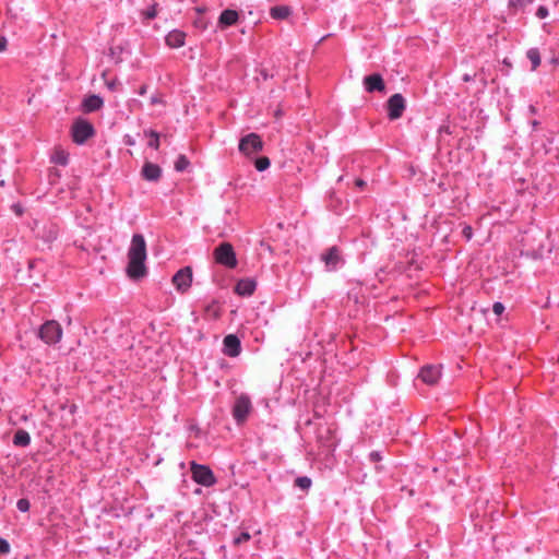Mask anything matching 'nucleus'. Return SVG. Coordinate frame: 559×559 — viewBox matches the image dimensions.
<instances>
[{
    "label": "nucleus",
    "instance_id": "obj_19",
    "mask_svg": "<svg viewBox=\"0 0 559 559\" xmlns=\"http://www.w3.org/2000/svg\"><path fill=\"white\" fill-rule=\"evenodd\" d=\"M104 106V100L100 96L93 94L84 98L82 109L84 112H95Z\"/></svg>",
    "mask_w": 559,
    "mask_h": 559
},
{
    "label": "nucleus",
    "instance_id": "obj_43",
    "mask_svg": "<svg viewBox=\"0 0 559 559\" xmlns=\"http://www.w3.org/2000/svg\"><path fill=\"white\" fill-rule=\"evenodd\" d=\"M7 46V40L4 38H0V51H3Z\"/></svg>",
    "mask_w": 559,
    "mask_h": 559
},
{
    "label": "nucleus",
    "instance_id": "obj_46",
    "mask_svg": "<svg viewBox=\"0 0 559 559\" xmlns=\"http://www.w3.org/2000/svg\"><path fill=\"white\" fill-rule=\"evenodd\" d=\"M530 110H531V112H533V114H535V112H536V109H535V107H534V106H531V107H530Z\"/></svg>",
    "mask_w": 559,
    "mask_h": 559
},
{
    "label": "nucleus",
    "instance_id": "obj_49",
    "mask_svg": "<svg viewBox=\"0 0 559 559\" xmlns=\"http://www.w3.org/2000/svg\"><path fill=\"white\" fill-rule=\"evenodd\" d=\"M16 212H17V214H20V215L22 214V210H20V209H16Z\"/></svg>",
    "mask_w": 559,
    "mask_h": 559
},
{
    "label": "nucleus",
    "instance_id": "obj_3",
    "mask_svg": "<svg viewBox=\"0 0 559 559\" xmlns=\"http://www.w3.org/2000/svg\"><path fill=\"white\" fill-rule=\"evenodd\" d=\"M253 409L251 399L248 394L241 393L236 400L231 408V415L237 426H242L248 420Z\"/></svg>",
    "mask_w": 559,
    "mask_h": 559
},
{
    "label": "nucleus",
    "instance_id": "obj_4",
    "mask_svg": "<svg viewBox=\"0 0 559 559\" xmlns=\"http://www.w3.org/2000/svg\"><path fill=\"white\" fill-rule=\"evenodd\" d=\"M264 142L260 134L251 132L239 140L238 150L248 158H253L263 151Z\"/></svg>",
    "mask_w": 559,
    "mask_h": 559
},
{
    "label": "nucleus",
    "instance_id": "obj_28",
    "mask_svg": "<svg viewBox=\"0 0 559 559\" xmlns=\"http://www.w3.org/2000/svg\"><path fill=\"white\" fill-rule=\"evenodd\" d=\"M190 166V162L186 155L180 154L175 162V169L177 171H185Z\"/></svg>",
    "mask_w": 559,
    "mask_h": 559
},
{
    "label": "nucleus",
    "instance_id": "obj_40",
    "mask_svg": "<svg viewBox=\"0 0 559 559\" xmlns=\"http://www.w3.org/2000/svg\"><path fill=\"white\" fill-rule=\"evenodd\" d=\"M106 85H107V87H108L110 91H116L117 85H118V81H117V80L107 81V82H106Z\"/></svg>",
    "mask_w": 559,
    "mask_h": 559
},
{
    "label": "nucleus",
    "instance_id": "obj_13",
    "mask_svg": "<svg viewBox=\"0 0 559 559\" xmlns=\"http://www.w3.org/2000/svg\"><path fill=\"white\" fill-rule=\"evenodd\" d=\"M59 235V226L55 222H46L43 224L40 228L36 231L37 238L41 239L43 241L47 243L53 242Z\"/></svg>",
    "mask_w": 559,
    "mask_h": 559
},
{
    "label": "nucleus",
    "instance_id": "obj_21",
    "mask_svg": "<svg viewBox=\"0 0 559 559\" xmlns=\"http://www.w3.org/2000/svg\"><path fill=\"white\" fill-rule=\"evenodd\" d=\"M222 316V306L217 300H212L205 305L203 309V318L205 320H217Z\"/></svg>",
    "mask_w": 559,
    "mask_h": 559
},
{
    "label": "nucleus",
    "instance_id": "obj_12",
    "mask_svg": "<svg viewBox=\"0 0 559 559\" xmlns=\"http://www.w3.org/2000/svg\"><path fill=\"white\" fill-rule=\"evenodd\" d=\"M441 377V367L436 365L424 366L419 373L418 379L428 385H435Z\"/></svg>",
    "mask_w": 559,
    "mask_h": 559
},
{
    "label": "nucleus",
    "instance_id": "obj_44",
    "mask_svg": "<svg viewBox=\"0 0 559 559\" xmlns=\"http://www.w3.org/2000/svg\"><path fill=\"white\" fill-rule=\"evenodd\" d=\"M124 143L127 145H133L134 141L131 139V136L127 135L126 139H124Z\"/></svg>",
    "mask_w": 559,
    "mask_h": 559
},
{
    "label": "nucleus",
    "instance_id": "obj_35",
    "mask_svg": "<svg viewBox=\"0 0 559 559\" xmlns=\"http://www.w3.org/2000/svg\"><path fill=\"white\" fill-rule=\"evenodd\" d=\"M10 552V544L7 539L0 538V554L7 555Z\"/></svg>",
    "mask_w": 559,
    "mask_h": 559
},
{
    "label": "nucleus",
    "instance_id": "obj_34",
    "mask_svg": "<svg viewBox=\"0 0 559 559\" xmlns=\"http://www.w3.org/2000/svg\"><path fill=\"white\" fill-rule=\"evenodd\" d=\"M549 15V10L545 5H539L536 10V16L540 20L546 19Z\"/></svg>",
    "mask_w": 559,
    "mask_h": 559
},
{
    "label": "nucleus",
    "instance_id": "obj_1",
    "mask_svg": "<svg viewBox=\"0 0 559 559\" xmlns=\"http://www.w3.org/2000/svg\"><path fill=\"white\" fill-rule=\"evenodd\" d=\"M146 241L144 236L142 234H134L128 250L127 275L131 280L136 281L146 276Z\"/></svg>",
    "mask_w": 559,
    "mask_h": 559
},
{
    "label": "nucleus",
    "instance_id": "obj_2",
    "mask_svg": "<svg viewBox=\"0 0 559 559\" xmlns=\"http://www.w3.org/2000/svg\"><path fill=\"white\" fill-rule=\"evenodd\" d=\"M337 427L334 424L328 425L325 428L318 429L317 442L321 452L326 459L334 456L340 439L336 436Z\"/></svg>",
    "mask_w": 559,
    "mask_h": 559
},
{
    "label": "nucleus",
    "instance_id": "obj_48",
    "mask_svg": "<svg viewBox=\"0 0 559 559\" xmlns=\"http://www.w3.org/2000/svg\"><path fill=\"white\" fill-rule=\"evenodd\" d=\"M16 212H17V214H20V215L22 214V210H20V209H16Z\"/></svg>",
    "mask_w": 559,
    "mask_h": 559
},
{
    "label": "nucleus",
    "instance_id": "obj_25",
    "mask_svg": "<svg viewBox=\"0 0 559 559\" xmlns=\"http://www.w3.org/2000/svg\"><path fill=\"white\" fill-rule=\"evenodd\" d=\"M532 2L533 0H508V9L510 13L516 14L520 11H524Z\"/></svg>",
    "mask_w": 559,
    "mask_h": 559
},
{
    "label": "nucleus",
    "instance_id": "obj_27",
    "mask_svg": "<svg viewBox=\"0 0 559 559\" xmlns=\"http://www.w3.org/2000/svg\"><path fill=\"white\" fill-rule=\"evenodd\" d=\"M311 485L312 480L308 476H299L295 479V487H298L304 491H308Z\"/></svg>",
    "mask_w": 559,
    "mask_h": 559
},
{
    "label": "nucleus",
    "instance_id": "obj_31",
    "mask_svg": "<svg viewBox=\"0 0 559 559\" xmlns=\"http://www.w3.org/2000/svg\"><path fill=\"white\" fill-rule=\"evenodd\" d=\"M151 139L148 141V146L154 148V150H158L159 148V134L158 132L154 131V130H150L147 132H145Z\"/></svg>",
    "mask_w": 559,
    "mask_h": 559
},
{
    "label": "nucleus",
    "instance_id": "obj_30",
    "mask_svg": "<svg viewBox=\"0 0 559 559\" xmlns=\"http://www.w3.org/2000/svg\"><path fill=\"white\" fill-rule=\"evenodd\" d=\"M251 538L250 534L248 532H239L237 534L234 535L233 537V545L234 546H239L243 543H247L249 542Z\"/></svg>",
    "mask_w": 559,
    "mask_h": 559
},
{
    "label": "nucleus",
    "instance_id": "obj_22",
    "mask_svg": "<svg viewBox=\"0 0 559 559\" xmlns=\"http://www.w3.org/2000/svg\"><path fill=\"white\" fill-rule=\"evenodd\" d=\"M15 447L26 448L31 444V436L24 429H17L12 440Z\"/></svg>",
    "mask_w": 559,
    "mask_h": 559
},
{
    "label": "nucleus",
    "instance_id": "obj_14",
    "mask_svg": "<svg viewBox=\"0 0 559 559\" xmlns=\"http://www.w3.org/2000/svg\"><path fill=\"white\" fill-rule=\"evenodd\" d=\"M223 353L228 357H237L241 353V342L235 334H228L223 340Z\"/></svg>",
    "mask_w": 559,
    "mask_h": 559
},
{
    "label": "nucleus",
    "instance_id": "obj_20",
    "mask_svg": "<svg viewBox=\"0 0 559 559\" xmlns=\"http://www.w3.org/2000/svg\"><path fill=\"white\" fill-rule=\"evenodd\" d=\"M239 14L236 10L226 9L224 10L219 17H218V24L221 27H229L235 25L238 22Z\"/></svg>",
    "mask_w": 559,
    "mask_h": 559
},
{
    "label": "nucleus",
    "instance_id": "obj_36",
    "mask_svg": "<svg viewBox=\"0 0 559 559\" xmlns=\"http://www.w3.org/2000/svg\"><path fill=\"white\" fill-rule=\"evenodd\" d=\"M504 306L502 302L500 301H496L493 305H492V311L496 316H501L504 311Z\"/></svg>",
    "mask_w": 559,
    "mask_h": 559
},
{
    "label": "nucleus",
    "instance_id": "obj_41",
    "mask_svg": "<svg viewBox=\"0 0 559 559\" xmlns=\"http://www.w3.org/2000/svg\"><path fill=\"white\" fill-rule=\"evenodd\" d=\"M147 88H148V86L146 84L141 85L140 88L138 90V94L141 96L145 95L147 92Z\"/></svg>",
    "mask_w": 559,
    "mask_h": 559
},
{
    "label": "nucleus",
    "instance_id": "obj_7",
    "mask_svg": "<svg viewBox=\"0 0 559 559\" xmlns=\"http://www.w3.org/2000/svg\"><path fill=\"white\" fill-rule=\"evenodd\" d=\"M94 134V126L85 119H76L71 127L72 141L78 145L84 144Z\"/></svg>",
    "mask_w": 559,
    "mask_h": 559
},
{
    "label": "nucleus",
    "instance_id": "obj_5",
    "mask_svg": "<svg viewBox=\"0 0 559 559\" xmlns=\"http://www.w3.org/2000/svg\"><path fill=\"white\" fill-rule=\"evenodd\" d=\"M190 472L192 480L198 485L212 487L217 483L216 476L207 465L192 461L190 462Z\"/></svg>",
    "mask_w": 559,
    "mask_h": 559
},
{
    "label": "nucleus",
    "instance_id": "obj_47",
    "mask_svg": "<svg viewBox=\"0 0 559 559\" xmlns=\"http://www.w3.org/2000/svg\"><path fill=\"white\" fill-rule=\"evenodd\" d=\"M261 74L263 75L264 79H267V73L262 71Z\"/></svg>",
    "mask_w": 559,
    "mask_h": 559
},
{
    "label": "nucleus",
    "instance_id": "obj_45",
    "mask_svg": "<svg viewBox=\"0 0 559 559\" xmlns=\"http://www.w3.org/2000/svg\"><path fill=\"white\" fill-rule=\"evenodd\" d=\"M472 80H473L472 75H469V74H464V75H463V81H464V82H469V81H472Z\"/></svg>",
    "mask_w": 559,
    "mask_h": 559
},
{
    "label": "nucleus",
    "instance_id": "obj_10",
    "mask_svg": "<svg viewBox=\"0 0 559 559\" xmlns=\"http://www.w3.org/2000/svg\"><path fill=\"white\" fill-rule=\"evenodd\" d=\"M386 109L390 120L400 119L406 109V100L403 95L400 93L393 94L386 102Z\"/></svg>",
    "mask_w": 559,
    "mask_h": 559
},
{
    "label": "nucleus",
    "instance_id": "obj_16",
    "mask_svg": "<svg viewBox=\"0 0 559 559\" xmlns=\"http://www.w3.org/2000/svg\"><path fill=\"white\" fill-rule=\"evenodd\" d=\"M257 288V283L252 278H241L235 285V293L242 297L251 296Z\"/></svg>",
    "mask_w": 559,
    "mask_h": 559
},
{
    "label": "nucleus",
    "instance_id": "obj_42",
    "mask_svg": "<svg viewBox=\"0 0 559 559\" xmlns=\"http://www.w3.org/2000/svg\"><path fill=\"white\" fill-rule=\"evenodd\" d=\"M355 185H356L358 188L362 189V188L366 186V181H365V180H362V179H360V178H358V179H356V180H355Z\"/></svg>",
    "mask_w": 559,
    "mask_h": 559
},
{
    "label": "nucleus",
    "instance_id": "obj_6",
    "mask_svg": "<svg viewBox=\"0 0 559 559\" xmlns=\"http://www.w3.org/2000/svg\"><path fill=\"white\" fill-rule=\"evenodd\" d=\"M62 328L56 320H48L40 325L38 337L47 345H55L62 338Z\"/></svg>",
    "mask_w": 559,
    "mask_h": 559
},
{
    "label": "nucleus",
    "instance_id": "obj_38",
    "mask_svg": "<svg viewBox=\"0 0 559 559\" xmlns=\"http://www.w3.org/2000/svg\"><path fill=\"white\" fill-rule=\"evenodd\" d=\"M462 233H463L464 237H465L467 240H469V239L472 238V236H473V229H472V227H471V226H468V225L464 226V228H463V231H462Z\"/></svg>",
    "mask_w": 559,
    "mask_h": 559
},
{
    "label": "nucleus",
    "instance_id": "obj_39",
    "mask_svg": "<svg viewBox=\"0 0 559 559\" xmlns=\"http://www.w3.org/2000/svg\"><path fill=\"white\" fill-rule=\"evenodd\" d=\"M157 104H164L163 99H162V96L160 95H153L151 97V105H157Z\"/></svg>",
    "mask_w": 559,
    "mask_h": 559
},
{
    "label": "nucleus",
    "instance_id": "obj_29",
    "mask_svg": "<svg viewBox=\"0 0 559 559\" xmlns=\"http://www.w3.org/2000/svg\"><path fill=\"white\" fill-rule=\"evenodd\" d=\"M271 165L270 158L266 156H261L254 159V167L258 171L266 170Z\"/></svg>",
    "mask_w": 559,
    "mask_h": 559
},
{
    "label": "nucleus",
    "instance_id": "obj_23",
    "mask_svg": "<svg viewBox=\"0 0 559 559\" xmlns=\"http://www.w3.org/2000/svg\"><path fill=\"white\" fill-rule=\"evenodd\" d=\"M290 8L287 5H276L270 11V15L275 20H285L290 15Z\"/></svg>",
    "mask_w": 559,
    "mask_h": 559
},
{
    "label": "nucleus",
    "instance_id": "obj_15",
    "mask_svg": "<svg viewBox=\"0 0 559 559\" xmlns=\"http://www.w3.org/2000/svg\"><path fill=\"white\" fill-rule=\"evenodd\" d=\"M364 87L368 93H382L385 91V83L381 74L372 73L364 78Z\"/></svg>",
    "mask_w": 559,
    "mask_h": 559
},
{
    "label": "nucleus",
    "instance_id": "obj_33",
    "mask_svg": "<svg viewBox=\"0 0 559 559\" xmlns=\"http://www.w3.org/2000/svg\"><path fill=\"white\" fill-rule=\"evenodd\" d=\"M16 508L21 512H27L29 510V508H31L29 500L26 499V498L19 499L17 502H16Z\"/></svg>",
    "mask_w": 559,
    "mask_h": 559
},
{
    "label": "nucleus",
    "instance_id": "obj_8",
    "mask_svg": "<svg viewBox=\"0 0 559 559\" xmlns=\"http://www.w3.org/2000/svg\"><path fill=\"white\" fill-rule=\"evenodd\" d=\"M320 260L324 263L326 272H335L345 264L342 250L337 246L325 249L321 253Z\"/></svg>",
    "mask_w": 559,
    "mask_h": 559
},
{
    "label": "nucleus",
    "instance_id": "obj_24",
    "mask_svg": "<svg viewBox=\"0 0 559 559\" xmlns=\"http://www.w3.org/2000/svg\"><path fill=\"white\" fill-rule=\"evenodd\" d=\"M526 57L531 61V64H532L531 70L532 71L537 70V68L540 66V62H542L539 49L536 47L530 48L526 51Z\"/></svg>",
    "mask_w": 559,
    "mask_h": 559
},
{
    "label": "nucleus",
    "instance_id": "obj_37",
    "mask_svg": "<svg viewBox=\"0 0 559 559\" xmlns=\"http://www.w3.org/2000/svg\"><path fill=\"white\" fill-rule=\"evenodd\" d=\"M381 460H382V455H381V453H380L379 451H371V452L369 453V461H370L371 463H378V462H380Z\"/></svg>",
    "mask_w": 559,
    "mask_h": 559
},
{
    "label": "nucleus",
    "instance_id": "obj_18",
    "mask_svg": "<svg viewBox=\"0 0 559 559\" xmlns=\"http://www.w3.org/2000/svg\"><path fill=\"white\" fill-rule=\"evenodd\" d=\"M186 37L187 35L183 31L173 29L166 35L165 43L170 48H180L185 46Z\"/></svg>",
    "mask_w": 559,
    "mask_h": 559
},
{
    "label": "nucleus",
    "instance_id": "obj_9",
    "mask_svg": "<svg viewBox=\"0 0 559 559\" xmlns=\"http://www.w3.org/2000/svg\"><path fill=\"white\" fill-rule=\"evenodd\" d=\"M214 259L216 263L228 269L237 266V258L233 246L229 242H222L214 249Z\"/></svg>",
    "mask_w": 559,
    "mask_h": 559
},
{
    "label": "nucleus",
    "instance_id": "obj_17",
    "mask_svg": "<svg viewBox=\"0 0 559 559\" xmlns=\"http://www.w3.org/2000/svg\"><path fill=\"white\" fill-rule=\"evenodd\" d=\"M142 177L147 181H158L162 177V168L154 163L146 162L141 170Z\"/></svg>",
    "mask_w": 559,
    "mask_h": 559
},
{
    "label": "nucleus",
    "instance_id": "obj_32",
    "mask_svg": "<svg viewBox=\"0 0 559 559\" xmlns=\"http://www.w3.org/2000/svg\"><path fill=\"white\" fill-rule=\"evenodd\" d=\"M52 160L58 165L66 166L69 162V157L68 154H66L64 152H58L52 157Z\"/></svg>",
    "mask_w": 559,
    "mask_h": 559
},
{
    "label": "nucleus",
    "instance_id": "obj_11",
    "mask_svg": "<svg viewBox=\"0 0 559 559\" xmlns=\"http://www.w3.org/2000/svg\"><path fill=\"white\" fill-rule=\"evenodd\" d=\"M192 283V270L190 266H186L176 272L173 276V284L177 290L185 293L187 292Z\"/></svg>",
    "mask_w": 559,
    "mask_h": 559
},
{
    "label": "nucleus",
    "instance_id": "obj_26",
    "mask_svg": "<svg viewBox=\"0 0 559 559\" xmlns=\"http://www.w3.org/2000/svg\"><path fill=\"white\" fill-rule=\"evenodd\" d=\"M158 3L157 2H154L152 5H150L147 9H145L144 11H142V16H143V20H154L157 14H158Z\"/></svg>",
    "mask_w": 559,
    "mask_h": 559
}]
</instances>
